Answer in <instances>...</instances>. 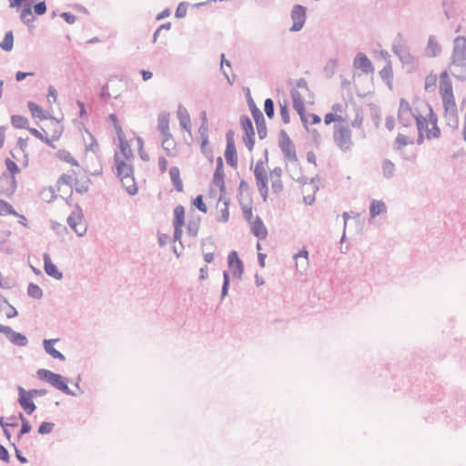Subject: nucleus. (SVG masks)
Wrapping results in <instances>:
<instances>
[{"label":"nucleus","instance_id":"nucleus-1","mask_svg":"<svg viewBox=\"0 0 466 466\" xmlns=\"http://www.w3.org/2000/svg\"><path fill=\"white\" fill-rule=\"evenodd\" d=\"M36 374L39 380L48 382L56 390L66 395L76 396L78 394L68 387L67 383L69 382V379L63 377L61 374L55 373L46 369H39Z\"/></svg>","mask_w":466,"mask_h":466},{"label":"nucleus","instance_id":"nucleus-2","mask_svg":"<svg viewBox=\"0 0 466 466\" xmlns=\"http://www.w3.org/2000/svg\"><path fill=\"white\" fill-rule=\"evenodd\" d=\"M334 142L336 146L342 151H350L352 147L351 131L344 126H334Z\"/></svg>","mask_w":466,"mask_h":466},{"label":"nucleus","instance_id":"nucleus-3","mask_svg":"<svg viewBox=\"0 0 466 466\" xmlns=\"http://www.w3.org/2000/svg\"><path fill=\"white\" fill-rule=\"evenodd\" d=\"M68 226L76 232L78 237H83L86 235L87 227L84 222V214L81 207L79 205H76L75 209L67 218Z\"/></svg>","mask_w":466,"mask_h":466},{"label":"nucleus","instance_id":"nucleus-4","mask_svg":"<svg viewBox=\"0 0 466 466\" xmlns=\"http://www.w3.org/2000/svg\"><path fill=\"white\" fill-rule=\"evenodd\" d=\"M451 63L457 66L466 67V37L459 35L453 41Z\"/></svg>","mask_w":466,"mask_h":466},{"label":"nucleus","instance_id":"nucleus-5","mask_svg":"<svg viewBox=\"0 0 466 466\" xmlns=\"http://www.w3.org/2000/svg\"><path fill=\"white\" fill-rule=\"evenodd\" d=\"M392 52L400 58L403 64H410L413 61V56L410 53L408 46L403 40V36L399 33L392 44Z\"/></svg>","mask_w":466,"mask_h":466},{"label":"nucleus","instance_id":"nucleus-6","mask_svg":"<svg viewBox=\"0 0 466 466\" xmlns=\"http://www.w3.org/2000/svg\"><path fill=\"white\" fill-rule=\"evenodd\" d=\"M248 104L257 126L258 137L260 139H264L267 137V126L264 116L260 109L256 106L251 96H248Z\"/></svg>","mask_w":466,"mask_h":466},{"label":"nucleus","instance_id":"nucleus-7","mask_svg":"<svg viewBox=\"0 0 466 466\" xmlns=\"http://www.w3.org/2000/svg\"><path fill=\"white\" fill-rule=\"evenodd\" d=\"M279 146L286 159L292 162H296L298 160L295 146L287 132L283 129L279 132Z\"/></svg>","mask_w":466,"mask_h":466},{"label":"nucleus","instance_id":"nucleus-8","mask_svg":"<svg viewBox=\"0 0 466 466\" xmlns=\"http://www.w3.org/2000/svg\"><path fill=\"white\" fill-rule=\"evenodd\" d=\"M290 17L292 19L293 25L289 28V31H300L303 28L307 19V8L299 4L293 5L290 13Z\"/></svg>","mask_w":466,"mask_h":466},{"label":"nucleus","instance_id":"nucleus-9","mask_svg":"<svg viewBox=\"0 0 466 466\" xmlns=\"http://www.w3.org/2000/svg\"><path fill=\"white\" fill-rule=\"evenodd\" d=\"M234 136L235 134L233 130H228L226 133L227 146L225 150V158L228 165H229L232 167H236L238 165V155L235 146Z\"/></svg>","mask_w":466,"mask_h":466},{"label":"nucleus","instance_id":"nucleus-10","mask_svg":"<svg viewBox=\"0 0 466 466\" xmlns=\"http://www.w3.org/2000/svg\"><path fill=\"white\" fill-rule=\"evenodd\" d=\"M17 184L15 177L4 172L0 175V195L11 197L15 192Z\"/></svg>","mask_w":466,"mask_h":466},{"label":"nucleus","instance_id":"nucleus-11","mask_svg":"<svg viewBox=\"0 0 466 466\" xmlns=\"http://www.w3.org/2000/svg\"><path fill=\"white\" fill-rule=\"evenodd\" d=\"M417 116L412 112V109L408 101L404 98H401L400 101V108L398 112V118L400 123L402 124L403 127H409L411 125L413 119H415Z\"/></svg>","mask_w":466,"mask_h":466},{"label":"nucleus","instance_id":"nucleus-12","mask_svg":"<svg viewBox=\"0 0 466 466\" xmlns=\"http://www.w3.org/2000/svg\"><path fill=\"white\" fill-rule=\"evenodd\" d=\"M18 390V403L22 409L27 413L32 414L35 410L36 406L33 401V396H30L29 391L25 390L22 386L17 387Z\"/></svg>","mask_w":466,"mask_h":466},{"label":"nucleus","instance_id":"nucleus-13","mask_svg":"<svg viewBox=\"0 0 466 466\" xmlns=\"http://www.w3.org/2000/svg\"><path fill=\"white\" fill-rule=\"evenodd\" d=\"M228 264L232 269L233 278L240 279L244 272V265L237 251L233 250L228 254Z\"/></svg>","mask_w":466,"mask_h":466},{"label":"nucleus","instance_id":"nucleus-14","mask_svg":"<svg viewBox=\"0 0 466 466\" xmlns=\"http://www.w3.org/2000/svg\"><path fill=\"white\" fill-rule=\"evenodd\" d=\"M114 162L116 169V176L119 179L134 175L133 166L127 164V162L119 157L118 153H115Z\"/></svg>","mask_w":466,"mask_h":466},{"label":"nucleus","instance_id":"nucleus-15","mask_svg":"<svg viewBox=\"0 0 466 466\" xmlns=\"http://www.w3.org/2000/svg\"><path fill=\"white\" fill-rule=\"evenodd\" d=\"M353 67L364 74L373 73L374 67L370 58L364 53H358L353 59Z\"/></svg>","mask_w":466,"mask_h":466},{"label":"nucleus","instance_id":"nucleus-16","mask_svg":"<svg viewBox=\"0 0 466 466\" xmlns=\"http://www.w3.org/2000/svg\"><path fill=\"white\" fill-rule=\"evenodd\" d=\"M44 269L46 273L54 278L56 280H60L63 278V273L58 270L57 267L52 262L50 255L48 253L43 254Z\"/></svg>","mask_w":466,"mask_h":466},{"label":"nucleus","instance_id":"nucleus-17","mask_svg":"<svg viewBox=\"0 0 466 466\" xmlns=\"http://www.w3.org/2000/svg\"><path fill=\"white\" fill-rule=\"evenodd\" d=\"M213 183L219 188L221 193H225L223 159L221 157L217 158V166L213 176Z\"/></svg>","mask_w":466,"mask_h":466},{"label":"nucleus","instance_id":"nucleus-18","mask_svg":"<svg viewBox=\"0 0 466 466\" xmlns=\"http://www.w3.org/2000/svg\"><path fill=\"white\" fill-rule=\"evenodd\" d=\"M254 176L256 178V183H257L258 192H259L263 201L266 202L268 199V175H267V173L263 174V173L258 172V174L254 175Z\"/></svg>","mask_w":466,"mask_h":466},{"label":"nucleus","instance_id":"nucleus-19","mask_svg":"<svg viewBox=\"0 0 466 466\" xmlns=\"http://www.w3.org/2000/svg\"><path fill=\"white\" fill-rule=\"evenodd\" d=\"M177 118L179 120V125L182 129L187 131L188 133L191 132V120H190V115L186 107H184L182 105H179L177 107Z\"/></svg>","mask_w":466,"mask_h":466},{"label":"nucleus","instance_id":"nucleus-20","mask_svg":"<svg viewBox=\"0 0 466 466\" xmlns=\"http://www.w3.org/2000/svg\"><path fill=\"white\" fill-rule=\"evenodd\" d=\"M441 52V46L436 40L434 35H430L425 49L426 56L429 57H436Z\"/></svg>","mask_w":466,"mask_h":466},{"label":"nucleus","instance_id":"nucleus-21","mask_svg":"<svg viewBox=\"0 0 466 466\" xmlns=\"http://www.w3.org/2000/svg\"><path fill=\"white\" fill-rule=\"evenodd\" d=\"M58 339H44L43 346L47 354L52 356L54 359H57L60 360H65L66 357L64 354H62L60 351H58L56 349L54 348V344Z\"/></svg>","mask_w":466,"mask_h":466},{"label":"nucleus","instance_id":"nucleus-22","mask_svg":"<svg viewBox=\"0 0 466 466\" xmlns=\"http://www.w3.org/2000/svg\"><path fill=\"white\" fill-rule=\"evenodd\" d=\"M251 232L259 239H265L268 235V230L258 216H257L256 220L252 224Z\"/></svg>","mask_w":466,"mask_h":466},{"label":"nucleus","instance_id":"nucleus-23","mask_svg":"<svg viewBox=\"0 0 466 466\" xmlns=\"http://www.w3.org/2000/svg\"><path fill=\"white\" fill-rule=\"evenodd\" d=\"M168 116L169 115L167 113H160L157 117V128L163 137H171Z\"/></svg>","mask_w":466,"mask_h":466},{"label":"nucleus","instance_id":"nucleus-24","mask_svg":"<svg viewBox=\"0 0 466 466\" xmlns=\"http://www.w3.org/2000/svg\"><path fill=\"white\" fill-rule=\"evenodd\" d=\"M440 91L442 95H451L452 92V83L447 74L446 71L442 72L440 76Z\"/></svg>","mask_w":466,"mask_h":466},{"label":"nucleus","instance_id":"nucleus-25","mask_svg":"<svg viewBox=\"0 0 466 466\" xmlns=\"http://www.w3.org/2000/svg\"><path fill=\"white\" fill-rule=\"evenodd\" d=\"M387 212V207L382 200L372 199L370 206V215L371 218Z\"/></svg>","mask_w":466,"mask_h":466},{"label":"nucleus","instance_id":"nucleus-26","mask_svg":"<svg viewBox=\"0 0 466 466\" xmlns=\"http://www.w3.org/2000/svg\"><path fill=\"white\" fill-rule=\"evenodd\" d=\"M169 176H170V179L172 181V184H173L175 189L177 192H182L183 191V183H182V180L180 178L179 168L177 167H170V169H169Z\"/></svg>","mask_w":466,"mask_h":466},{"label":"nucleus","instance_id":"nucleus-27","mask_svg":"<svg viewBox=\"0 0 466 466\" xmlns=\"http://www.w3.org/2000/svg\"><path fill=\"white\" fill-rule=\"evenodd\" d=\"M28 131L36 138L40 139L44 143H46L47 146H49L52 148H55V145L53 144V141L57 140L61 135V131L57 133L56 135H54L52 138H48L47 137L43 136V134L37 130L36 128H28Z\"/></svg>","mask_w":466,"mask_h":466},{"label":"nucleus","instance_id":"nucleus-28","mask_svg":"<svg viewBox=\"0 0 466 466\" xmlns=\"http://www.w3.org/2000/svg\"><path fill=\"white\" fill-rule=\"evenodd\" d=\"M441 98L446 114H451V116H454L456 112V104L453 94L451 96L442 95Z\"/></svg>","mask_w":466,"mask_h":466},{"label":"nucleus","instance_id":"nucleus-29","mask_svg":"<svg viewBox=\"0 0 466 466\" xmlns=\"http://www.w3.org/2000/svg\"><path fill=\"white\" fill-rule=\"evenodd\" d=\"M290 96L293 102L294 109L296 111L301 112L303 108H305L303 96L296 88L291 89Z\"/></svg>","mask_w":466,"mask_h":466},{"label":"nucleus","instance_id":"nucleus-30","mask_svg":"<svg viewBox=\"0 0 466 466\" xmlns=\"http://www.w3.org/2000/svg\"><path fill=\"white\" fill-rule=\"evenodd\" d=\"M380 76L391 88L393 72L390 60H388L384 67L380 71Z\"/></svg>","mask_w":466,"mask_h":466},{"label":"nucleus","instance_id":"nucleus-31","mask_svg":"<svg viewBox=\"0 0 466 466\" xmlns=\"http://www.w3.org/2000/svg\"><path fill=\"white\" fill-rule=\"evenodd\" d=\"M7 338L13 344L18 347H25L28 344V339L24 334L16 332L13 329Z\"/></svg>","mask_w":466,"mask_h":466},{"label":"nucleus","instance_id":"nucleus-32","mask_svg":"<svg viewBox=\"0 0 466 466\" xmlns=\"http://www.w3.org/2000/svg\"><path fill=\"white\" fill-rule=\"evenodd\" d=\"M117 137L119 140V147H120L121 154L123 155L124 158L129 159L130 157H133V152L130 147V145L126 140L124 134L118 135Z\"/></svg>","mask_w":466,"mask_h":466},{"label":"nucleus","instance_id":"nucleus-33","mask_svg":"<svg viewBox=\"0 0 466 466\" xmlns=\"http://www.w3.org/2000/svg\"><path fill=\"white\" fill-rule=\"evenodd\" d=\"M382 175L386 179H390L395 175V165L394 163L390 159H384L382 161Z\"/></svg>","mask_w":466,"mask_h":466},{"label":"nucleus","instance_id":"nucleus-34","mask_svg":"<svg viewBox=\"0 0 466 466\" xmlns=\"http://www.w3.org/2000/svg\"><path fill=\"white\" fill-rule=\"evenodd\" d=\"M120 180L129 195L134 196L137 193V187L135 182L134 175L127 177H122Z\"/></svg>","mask_w":466,"mask_h":466},{"label":"nucleus","instance_id":"nucleus-35","mask_svg":"<svg viewBox=\"0 0 466 466\" xmlns=\"http://www.w3.org/2000/svg\"><path fill=\"white\" fill-rule=\"evenodd\" d=\"M20 17L21 20L28 26L35 20V16L32 13V2L28 3L24 6V8L21 11Z\"/></svg>","mask_w":466,"mask_h":466},{"label":"nucleus","instance_id":"nucleus-36","mask_svg":"<svg viewBox=\"0 0 466 466\" xmlns=\"http://www.w3.org/2000/svg\"><path fill=\"white\" fill-rule=\"evenodd\" d=\"M11 124L15 128H25L28 129L29 127V122L28 119L23 116L19 115H13L11 116Z\"/></svg>","mask_w":466,"mask_h":466},{"label":"nucleus","instance_id":"nucleus-37","mask_svg":"<svg viewBox=\"0 0 466 466\" xmlns=\"http://www.w3.org/2000/svg\"><path fill=\"white\" fill-rule=\"evenodd\" d=\"M185 224V208L181 205H177L174 208V221L173 225H182Z\"/></svg>","mask_w":466,"mask_h":466},{"label":"nucleus","instance_id":"nucleus-38","mask_svg":"<svg viewBox=\"0 0 466 466\" xmlns=\"http://www.w3.org/2000/svg\"><path fill=\"white\" fill-rule=\"evenodd\" d=\"M56 156L57 157V158H59L62 161L69 163L73 166H78V162L72 157L70 152L66 149H59L56 153Z\"/></svg>","mask_w":466,"mask_h":466},{"label":"nucleus","instance_id":"nucleus-39","mask_svg":"<svg viewBox=\"0 0 466 466\" xmlns=\"http://www.w3.org/2000/svg\"><path fill=\"white\" fill-rule=\"evenodd\" d=\"M240 125L246 136L255 134L252 121L248 116H240Z\"/></svg>","mask_w":466,"mask_h":466},{"label":"nucleus","instance_id":"nucleus-40","mask_svg":"<svg viewBox=\"0 0 466 466\" xmlns=\"http://www.w3.org/2000/svg\"><path fill=\"white\" fill-rule=\"evenodd\" d=\"M294 259L296 260V268L298 270L299 269V258H303L304 259V262L301 263V270H305L306 268L308 267L309 265V252L308 250H306L305 248L299 250L297 254L294 255Z\"/></svg>","mask_w":466,"mask_h":466},{"label":"nucleus","instance_id":"nucleus-41","mask_svg":"<svg viewBox=\"0 0 466 466\" xmlns=\"http://www.w3.org/2000/svg\"><path fill=\"white\" fill-rule=\"evenodd\" d=\"M14 46V35L12 31H7L5 35L3 41L0 43V47L5 51H11Z\"/></svg>","mask_w":466,"mask_h":466},{"label":"nucleus","instance_id":"nucleus-42","mask_svg":"<svg viewBox=\"0 0 466 466\" xmlns=\"http://www.w3.org/2000/svg\"><path fill=\"white\" fill-rule=\"evenodd\" d=\"M91 180L86 177L85 180L75 179V190L76 193L84 194L86 193L89 189V184Z\"/></svg>","mask_w":466,"mask_h":466},{"label":"nucleus","instance_id":"nucleus-43","mask_svg":"<svg viewBox=\"0 0 466 466\" xmlns=\"http://www.w3.org/2000/svg\"><path fill=\"white\" fill-rule=\"evenodd\" d=\"M27 106L34 117H38L40 119L47 118V116L44 114L43 109L37 104L34 102H28Z\"/></svg>","mask_w":466,"mask_h":466},{"label":"nucleus","instance_id":"nucleus-44","mask_svg":"<svg viewBox=\"0 0 466 466\" xmlns=\"http://www.w3.org/2000/svg\"><path fill=\"white\" fill-rule=\"evenodd\" d=\"M27 294L33 299H40L43 297V290L38 285L30 283L27 287Z\"/></svg>","mask_w":466,"mask_h":466},{"label":"nucleus","instance_id":"nucleus-45","mask_svg":"<svg viewBox=\"0 0 466 466\" xmlns=\"http://www.w3.org/2000/svg\"><path fill=\"white\" fill-rule=\"evenodd\" d=\"M338 59L336 58H330L328 60L324 66V72L327 75V76L331 77L335 74L337 67H338Z\"/></svg>","mask_w":466,"mask_h":466},{"label":"nucleus","instance_id":"nucleus-46","mask_svg":"<svg viewBox=\"0 0 466 466\" xmlns=\"http://www.w3.org/2000/svg\"><path fill=\"white\" fill-rule=\"evenodd\" d=\"M17 215L15 208L5 200L0 199V216Z\"/></svg>","mask_w":466,"mask_h":466},{"label":"nucleus","instance_id":"nucleus-47","mask_svg":"<svg viewBox=\"0 0 466 466\" xmlns=\"http://www.w3.org/2000/svg\"><path fill=\"white\" fill-rule=\"evenodd\" d=\"M162 148L167 152V156H173L172 150L175 148L174 141L171 137H163Z\"/></svg>","mask_w":466,"mask_h":466},{"label":"nucleus","instance_id":"nucleus-48","mask_svg":"<svg viewBox=\"0 0 466 466\" xmlns=\"http://www.w3.org/2000/svg\"><path fill=\"white\" fill-rule=\"evenodd\" d=\"M230 285V277L228 271L223 272V284L221 289V296L220 299H223L228 293V289Z\"/></svg>","mask_w":466,"mask_h":466},{"label":"nucleus","instance_id":"nucleus-49","mask_svg":"<svg viewBox=\"0 0 466 466\" xmlns=\"http://www.w3.org/2000/svg\"><path fill=\"white\" fill-rule=\"evenodd\" d=\"M264 111L268 118H273L275 116L274 101L271 98H267L264 102Z\"/></svg>","mask_w":466,"mask_h":466},{"label":"nucleus","instance_id":"nucleus-50","mask_svg":"<svg viewBox=\"0 0 466 466\" xmlns=\"http://www.w3.org/2000/svg\"><path fill=\"white\" fill-rule=\"evenodd\" d=\"M54 427H55V423L44 421L39 425V427L37 429V432H38V434H41V435L49 434L54 430Z\"/></svg>","mask_w":466,"mask_h":466},{"label":"nucleus","instance_id":"nucleus-51","mask_svg":"<svg viewBox=\"0 0 466 466\" xmlns=\"http://www.w3.org/2000/svg\"><path fill=\"white\" fill-rule=\"evenodd\" d=\"M5 163V167L7 169V173L9 175H12L15 177V174L20 172V168L18 167L15 161L11 160L10 158H6Z\"/></svg>","mask_w":466,"mask_h":466},{"label":"nucleus","instance_id":"nucleus-52","mask_svg":"<svg viewBox=\"0 0 466 466\" xmlns=\"http://www.w3.org/2000/svg\"><path fill=\"white\" fill-rule=\"evenodd\" d=\"M199 229V222L189 220L187 226V234L193 238L197 237Z\"/></svg>","mask_w":466,"mask_h":466},{"label":"nucleus","instance_id":"nucleus-53","mask_svg":"<svg viewBox=\"0 0 466 466\" xmlns=\"http://www.w3.org/2000/svg\"><path fill=\"white\" fill-rule=\"evenodd\" d=\"M193 205L201 212L207 213V206L203 201V197L201 195H198L193 200Z\"/></svg>","mask_w":466,"mask_h":466},{"label":"nucleus","instance_id":"nucleus-54","mask_svg":"<svg viewBox=\"0 0 466 466\" xmlns=\"http://www.w3.org/2000/svg\"><path fill=\"white\" fill-rule=\"evenodd\" d=\"M396 144H398L397 149H400L401 147L407 146L409 144H411L412 142L410 141L409 137L405 135L399 134L396 137Z\"/></svg>","mask_w":466,"mask_h":466},{"label":"nucleus","instance_id":"nucleus-55","mask_svg":"<svg viewBox=\"0 0 466 466\" xmlns=\"http://www.w3.org/2000/svg\"><path fill=\"white\" fill-rule=\"evenodd\" d=\"M243 142L245 143L247 148L249 151H252L253 147H254V144H255V134L247 135V136L245 135L243 137Z\"/></svg>","mask_w":466,"mask_h":466},{"label":"nucleus","instance_id":"nucleus-56","mask_svg":"<svg viewBox=\"0 0 466 466\" xmlns=\"http://www.w3.org/2000/svg\"><path fill=\"white\" fill-rule=\"evenodd\" d=\"M34 12L37 15H42L46 12V5L45 1L38 2L34 5Z\"/></svg>","mask_w":466,"mask_h":466},{"label":"nucleus","instance_id":"nucleus-57","mask_svg":"<svg viewBox=\"0 0 466 466\" xmlns=\"http://www.w3.org/2000/svg\"><path fill=\"white\" fill-rule=\"evenodd\" d=\"M187 11V5L186 3L182 2L177 5L175 15L177 18H183L186 16Z\"/></svg>","mask_w":466,"mask_h":466},{"label":"nucleus","instance_id":"nucleus-58","mask_svg":"<svg viewBox=\"0 0 466 466\" xmlns=\"http://www.w3.org/2000/svg\"><path fill=\"white\" fill-rule=\"evenodd\" d=\"M109 119L112 122V124H113V126H114V127H115V129L116 131L117 136L118 135H123L124 132H123V129H122L121 126L118 123V119H117L116 115V114H110L109 115Z\"/></svg>","mask_w":466,"mask_h":466},{"label":"nucleus","instance_id":"nucleus-59","mask_svg":"<svg viewBox=\"0 0 466 466\" xmlns=\"http://www.w3.org/2000/svg\"><path fill=\"white\" fill-rule=\"evenodd\" d=\"M343 120L344 119L342 118V116L333 114V113H328L324 117V122L326 125H329L335 121H343Z\"/></svg>","mask_w":466,"mask_h":466},{"label":"nucleus","instance_id":"nucleus-60","mask_svg":"<svg viewBox=\"0 0 466 466\" xmlns=\"http://www.w3.org/2000/svg\"><path fill=\"white\" fill-rule=\"evenodd\" d=\"M183 226L182 225H174V241H179L181 247L183 248L181 238L183 234L182 230Z\"/></svg>","mask_w":466,"mask_h":466},{"label":"nucleus","instance_id":"nucleus-61","mask_svg":"<svg viewBox=\"0 0 466 466\" xmlns=\"http://www.w3.org/2000/svg\"><path fill=\"white\" fill-rule=\"evenodd\" d=\"M271 188L275 194H279L283 189L281 179H271Z\"/></svg>","mask_w":466,"mask_h":466},{"label":"nucleus","instance_id":"nucleus-62","mask_svg":"<svg viewBox=\"0 0 466 466\" xmlns=\"http://www.w3.org/2000/svg\"><path fill=\"white\" fill-rule=\"evenodd\" d=\"M280 116L281 119L285 124L289 123V107L286 104L280 105Z\"/></svg>","mask_w":466,"mask_h":466},{"label":"nucleus","instance_id":"nucleus-63","mask_svg":"<svg viewBox=\"0 0 466 466\" xmlns=\"http://www.w3.org/2000/svg\"><path fill=\"white\" fill-rule=\"evenodd\" d=\"M415 120H416L417 128H418L419 133L422 132V130L424 128H427L428 122L424 117H422L420 116H417L415 117Z\"/></svg>","mask_w":466,"mask_h":466},{"label":"nucleus","instance_id":"nucleus-64","mask_svg":"<svg viewBox=\"0 0 466 466\" xmlns=\"http://www.w3.org/2000/svg\"><path fill=\"white\" fill-rule=\"evenodd\" d=\"M436 76L430 75L425 78V90L430 91L435 86Z\"/></svg>","mask_w":466,"mask_h":466}]
</instances>
